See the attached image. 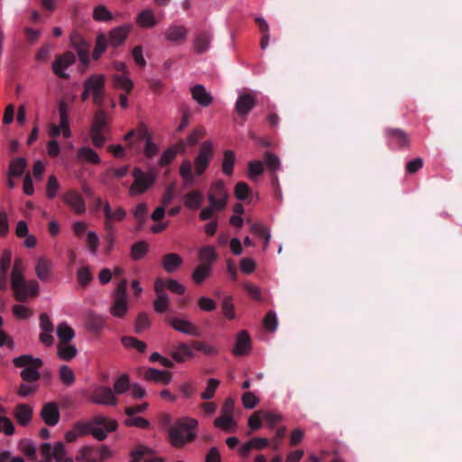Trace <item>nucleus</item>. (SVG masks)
<instances>
[{"instance_id": "obj_1", "label": "nucleus", "mask_w": 462, "mask_h": 462, "mask_svg": "<svg viewBox=\"0 0 462 462\" xmlns=\"http://www.w3.org/2000/svg\"><path fill=\"white\" fill-rule=\"evenodd\" d=\"M23 260L16 257L10 274V285L14 299L19 302H27L39 295V283L35 280H25Z\"/></svg>"}, {"instance_id": "obj_2", "label": "nucleus", "mask_w": 462, "mask_h": 462, "mask_svg": "<svg viewBox=\"0 0 462 462\" xmlns=\"http://www.w3.org/2000/svg\"><path fill=\"white\" fill-rule=\"evenodd\" d=\"M198 425V420L189 417H184L175 420L168 430V440L170 444L176 448H181L194 441L197 438L196 430Z\"/></svg>"}, {"instance_id": "obj_3", "label": "nucleus", "mask_w": 462, "mask_h": 462, "mask_svg": "<svg viewBox=\"0 0 462 462\" xmlns=\"http://www.w3.org/2000/svg\"><path fill=\"white\" fill-rule=\"evenodd\" d=\"M117 426L116 420L98 415L89 421H77L73 429L79 433V437L91 434L97 440L103 441L106 439L108 432L116 430Z\"/></svg>"}, {"instance_id": "obj_4", "label": "nucleus", "mask_w": 462, "mask_h": 462, "mask_svg": "<svg viewBox=\"0 0 462 462\" xmlns=\"http://www.w3.org/2000/svg\"><path fill=\"white\" fill-rule=\"evenodd\" d=\"M126 147L135 152H140L138 143L144 141L143 153L148 159L153 158L159 152L156 143H153L151 133L143 123H140L135 129L130 130L125 136Z\"/></svg>"}, {"instance_id": "obj_5", "label": "nucleus", "mask_w": 462, "mask_h": 462, "mask_svg": "<svg viewBox=\"0 0 462 462\" xmlns=\"http://www.w3.org/2000/svg\"><path fill=\"white\" fill-rule=\"evenodd\" d=\"M16 367H23L20 376L23 382L35 383L41 378L38 369L43 365L42 359L34 358L30 355H23L14 359Z\"/></svg>"}, {"instance_id": "obj_6", "label": "nucleus", "mask_w": 462, "mask_h": 462, "mask_svg": "<svg viewBox=\"0 0 462 462\" xmlns=\"http://www.w3.org/2000/svg\"><path fill=\"white\" fill-rule=\"evenodd\" d=\"M106 77L103 74H92L83 83V87L87 88L92 96L94 105L102 107L105 103Z\"/></svg>"}, {"instance_id": "obj_7", "label": "nucleus", "mask_w": 462, "mask_h": 462, "mask_svg": "<svg viewBox=\"0 0 462 462\" xmlns=\"http://www.w3.org/2000/svg\"><path fill=\"white\" fill-rule=\"evenodd\" d=\"M112 456V452L107 446L94 447L84 446L76 456L77 462H104Z\"/></svg>"}, {"instance_id": "obj_8", "label": "nucleus", "mask_w": 462, "mask_h": 462, "mask_svg": "<svg viewBox=\"0 0 462 462\" xmlns=\"http://www.w3.org/2000/svg\"><path fill=\"white\" fill-rule=\"evenodd\" d=\"M107 130L108 125L106 122V112L102 109H99L94 116V122L90 131L91 140L96 147L99 148L104 145L106 138L103 134Z\"/></svg>"}, {"instance_id": "obj_9", "label": "nucleus", "mask_w": 462, "mask_h": 462, "mask_svg": "<svg viewBox=\"0 0 462 462\" xmlns=\"http://www.w3.org/2000/svg\"><path fill=\"white\" fill-rule=\"evenodd\" d=\"M213 155L214 147L212 142L209 140L203 142L194 159L195 174L200 176L206 171Z\"/></svg>"}, {"instance_id": "obj_10", "label": "nucleus", "mask_w": 462, "mask_h": 462, "mask_svg": "<svg viewBox=\"0 0 462 462\" xmlns=\"http://www.w3.org/2000/svg\"><path fill=\"white\" fill-rule=\"evenodd\" d=\"M134 182L130 187L129 193L131 196L144 193L155 182V177L152 173H145L141 169L134 170Z\"/></svg>"}, {"instance_id": "obj_11", "label": "nucleus", "mask_w": 462, "mask_h": 462, "mask_svg": "<svg viewBox=\"0 0 462 462\" xmlns=\"http://www.w3.org/2000/svg\"><path fill=\"white\" fill-rule=\"evenodd\" d=\"M88 401L98 405L116 406L118 399L113 390L107 386H97L88 397Z\"/></svg>"}, {"instance_id": "obj_12", "label": "nucleus", "mask_w": 462, "mask_h": 462, "mask_svg": "<svg viewBox=\"0 0 462 462\" xmlns=\"http://www.w3.org/2000/svg\"><path fill=\"white\" fill-rule=\"evenodd\" d=\"M59 116H60V125H51L50 134L53 137H57L62 132V134L65 138L70 136L71 132L69 129V108L68 105L61 101L59 104Z\"/></svg>"}, {"instance_id": "obj_13", "label": "nucleus", "mask_w": 462, "mask_h": 462, "mask_svg": "<svg viewBox=\"0 0 462 462\" xmlns=\"http://www.w3.org/2000/svg\"><path fill=\"white\" fill-rule=\"evenodd\" d=\"M75 60L76 57L71 51H66L61 55H57L52 63L53 73L60 79H68L69 76L65 72V69L72 65Z\"/></svg>"}, {"instance_id": "obj_14", "label": "nucleus", "mask_w": 462, "mask_h": 462, "mask_svg": "<svg viewBox=\"0 0 462 462\" xmlns=\"http://www.w3.org/2000/svg\"><path fill=\"white\" fill-rule=\"evenodd\" d=\"M132 29L133 25L128 23L117 26L110 30L108 34L106 35L109 45L112 48H117L123 45L125 41L127 39L129 33L131 32Z\"/></svg>"}, {"instance_id": "obj_15", "label": "nucleus", "mask_w": 462, "mask_h": 462, "mask_svg": "<svg viewBox=\"0 0 462 462\" xmlns=\"http://www.w3.org/2000/svg\"><path fill=\"white\" fill-rule=\"evenodd\" d=\"M42 420L47 426L53 427L60 421V410L55 402H49L42 405L40 411Z\"/></svg>"}, {"instance_id": "obj_16", "label": "nucleus", "mask_w": 462, "mask_h": 462, "mask_svg": "<svg viewBox=\"0 0 462 462\" xmlns=\"http://www.w3.org/2000/svg\"><path fill=\"white\" fill-rule=\"evenodd\" d=\"M169 324L178 332L192 336L200 337V329L192 322L180 318H170Z\"/></svg>"}, {"instance_id": "obj_17", "label": "nucleus", "mask_w": 462, "mask_h": 462, "mask_svg": "<svg viewBox=\"0 0 462 462\" xmlns=\"http://www.w3.org/2000/svg\"><path fill=\"white\" fill-rule=\"evenodd\" d=\"M27 168V162L24 158H16L11 161L9 164V171L7 174V185L13 189L16 183L14 178H21Z\"/></svg>"}, {"instance_id": "obj_18", "label": "nucleus", "mask_w": 462, "mask_h": 462, "mask_svg": "<svg viewBox=\"0 0 462 462\" xmlns=\"http://www.w3.org/2000/svg\"><path fill=\"white\" fill-rule=\"evenodd\" d=\"M255 105V97L251 93H244L238 97L235 109L239 116H246Z\"/></svg>"}, {"instance_id": "obj_19", "label": "nucleus", "mask_w": 462, "mask_h": 462, "mask_svg": "<svg viewBox=\"0 0 462 462\" xmlns=\"http://www.w3.org/2000/svg\"><path fill=\"white\" fill-rule=\"evenodd\" d=\"M63 201L73 210L76 214H82L86 210V204L79 193L74 189L67 191L63 196Z\"/></svg>"}, {"instance_id": "obj_20", "label": "nucleus", "mask_w": 462, "mask_h": 462, "mask_svg": "<svg viewBox=\"0 0 462 462\" xmlns=\"http://www.w3.org/2000/svg\"><path fill=\"white\" fill-rule=\"evenodd\" d=\"M188 32L185 26L172 24L166 29L164 36L167 41L180 45L186 42Z\"/></svg>"}, {"instance_id": "obj_21", "label": "nucleus", "mask_w": 462, "mask_h": 462, "mask_svg": "<svg viewBox=\"0 0 462 462\" xmlns=\"http://www.w3.org/2000/svg\"><path fill=\"white\" fill-rule=\"evenodd\" d=\"M385 134L391 144H395L400 148L408 147L410 144L409 136L405 131L399 128H387Z\"/></svg>"}, {"instance_id": "obj_22", "label": "nucleus", "mask_w": 462, "mask_h": 462, "mask_svg": "<svg viewBox=\"0 0 462 462\" xmlns=\"http://www.w3.org/2000/svg\"><path fill=\"white\" fill-rule=\"evenodd\" d=\"M152 454V450L151 448L143 445H138L130 452L132 458L129 462H140L142 459H144V462H164L163 458L160 457H146Z\"/></svg>"}, {"instance_id": "obj_23", "label": "nucleus", "mask_w": 462, "mask_h": 462, "mask_svg": "<svg viewBox=\"0 0 462 462\" xmlns=\"http://www.w3.org/2000/svg\"><path fill=\"white\" fill-rule=\"evenodd\" d=\"M35 273L42 282H49L52 276L51 261L43 256L38 258L35 264Z\"/></svg>"}, {"instance_id": "obj_24", "label": "nucleus", "mask_w": 462, "mask_h": 462, "mask_svg": "<svg viewBox=\"0 0 462 462\" xmlns=\"http://www.w3.org/2000/svg\"><path fill=\"white\" fill-rule=\"evenodd\" d=\"M182 263L183 259L176 253L166 254L162 258V266L168 273H175Z\"/></svg>"}, {"instance_id": "obj_25", "label": "nucleus", "mask_w": 462, "mask_h": 462, "mask_svg": "<svg viewBox=\"0 0 462 462\" xmlns=\"http://www.w3.org/2000/svg\"><path fill=\"white\" fill-rule=\"evenodd\" d=\"M251 348V339L248 333L245 330H242L238 333L233 354L235 356H245L247 355Z\"/></svg>"}, {"instance_id": "obj_26", "label": "nucleus", "mask_w": 462, "mask_h": 462, "mask_svg": "<svg viewBox=\"0 0 462 462\" xmlns=\"http://www.w3.org/2000/svg\"><path fill=\"white\" fill-rule=\"evenodd\" d=\"M212 33L208 31H202L199 32L194 38V51L197 54H202L206 52L212 41Z\"/></svg>"}, {"instance_id": "obj_27", "label": "nucleus", "mask_w": 462, "mask_h": 462, "mask_svg": "<svg viewBox=\"0 0 462 462\" xmlns=\"http://www.w3.org/2000/svg\"><path fill=\"white\" fill-rule=\"evenodd\" d=\"M143 378L148 381L169 384L171 381V374L169 371L147 368L143 374Z\"/></svg>"}, {"instance_id": "obj_28", "label": "nucleus", "mask_w": 462, "mask_h": 462, "mask_svg": "<svg viewBox=\"0 0 462 462\" xmlns=\"http://www.w3.org/2000/svg\"><path fill=\"white\" fill-rule=\"evenodd\" d=\"M192 97L202 106H208L212 101V96L206 90L205 87L197 84L191 88Z\"/></svg>"}, {"instance_id": "obj_29", "label": "nucleus", "mask_w": 462, "mask_h": 462, "mask_svg": "<svg viewBox=\"0 0 462 462\" xmlns=\"http://www.w3.org/2000/svg\"><path fill=\"white\" fill-rule=\"evenodd\" d=\"M184 206L191 210L199 209L203 201L204 196L203 193L199 190H190L184 197Z\"/></svg>"}, {"instance_id": "obj_30", "label": "nucleus", "mask_w": 462, "mask_h": 462, "mask_svg": "<svg viewBox=\"0 0 462 462\" xmlns=\"http://www.w3.org/2000/svg\"><path fill=\"white\" fill-rule=\"evenodd\" d=\"M14 417L22 426H26L32 420V408L26 403H20L14 410Z\"/></svg>"}, {"instance_id": "obj_31", "label": "nucleus", "mask_w": 462, "mask_h": 462, "mask_svg": "<svg viewBox=\"0 0 462 462\" xmlns=\"http://www.w3.org/2000/svg\"><path fill=\"white\" fill-rule=\"evenodd\" d=\"M136 23L142 28H152L157 24V21L151 9H144L137 14Z\"/></svg>"}, {"instance_id": "obj_32", "label": "nucleus", "mask_w": 462, "mask_h": 462, "mask_svg": "<svg viewBox=\"0 0 462 462\" xmlns=\"http://www.w3.org/2000/svg\"><path fill=\"white\" fill-rule=\"evenodd\" d=\"M179 173L183 180L185 187H189L193 184L195 180V175L192 171V163L189 160H184L179 169Z\"/></svg>"}, {"instance_id": "obj_33", "label": "nucleus", "mask_w": 462, "mask_h": 462, "mask_svg": "<svg viewBox=\"0 0 462 462\" xmlns=\"http://www.w3.org/2000/svg\"><path fill=\"white\" fill-rule=\"evenodd\" d=\"M110 46L106 34L101 32L96 38V44L92 53V59L98 60L102 54L106 51L107 47Z\"/></svg>"}, {"instance_id": "obj_34", "label": "nucleus", "mask_w": 462, "mask_h": 462, "mask_svg": "<svg viewBox=\"0 0 462 462\" xmlns=\"http://www.w3.org/2000/svg\"><path fill=\"white\" fill-rule=\"evenodd\" d=\"M103 212L105 218L110 219L111 221H123L126 217V211L122 208L118 207L115 211L112 210L108 202H105L103 206Z\"/></svg>"}, {"instance_id": "obj_35", "label": "nucleus", "mask_w": 462, "mask_h": 462, "mask_svg": "<svg viewBox=\"0 0 462 462\" xmlns=\"http://www.w3.org/2000/svg\"><path fill=\"white\" fill-rule=\"evenodd\" d=\"M174 361L178 363L184 362L187 358L193 356V352L186 343H179L176 349L171 353Z\"/></svg>"}, {"instance_id": "obj_36", "label": "nucleus", "mask_w": 462, "mask_h": 462, "mask_svg": "<svg viewBox=\"0 0 462 462\" xmlns=\"http://www.w3.org/2000/svg\"><path fill=\"white\" fill-rule=\"evenodd\" d=\"M211 273V266L209 263L199 264L192 273V280L196 284H201L207 278L209 277Z\"/></svg>"}, {"instance_id": "obj_37", "label": "nucleus", "mask_w": 462, "mask_h": 462, "mask_svg": "<svg viewBox=\"0 0 462 462\" xmlns=\"http://www.w3.org/2000/svg\"><path fill=\"white\" fill-rule=\"evenodd\" d=\"M92 17L96 22L107 23L114 19L113 14L104 5H97L93 9Z\"/></svg>"}, {"instance_id": "obj_38", "label": "nucleus", "mask_w": 462, "mask_h": 462, "mask_svg": "<svg viewBox=\"0 0 462 462\" xmlns=\"http://www.w3.org/2000/svg\"><path fill=\"white\" fill-rule=\"evenodd\" d=\"M106 324V319L101 315L94 312L88 313L87 317L88 328L92 332H99Z\"/></svg>"}, {"instance_id": "obj_39", "label": "nucleus", "mask_w": 462, "mask_h": 462, "mask_svg": "<svg viewBox=\"0 0 462 462\" xmlns=\"http://www.w3.org/2000/svg\"><path fill=\"white\" fill-rule=\"evenodd\" d=\"M260 32L262 33V39L260 41V47L262 50L267 48L270 42L269 25L267 22L262 17H256L254 19Z\"/></svg>"}, {"instance_id": "obj_40", "label": "nucleus", "mask_w": 462, "mask_h": 462, "mask_svg": "<svg viewBox=\"0 0 462 462\" xmlns=\"http://www.w3.org/2000/svg\"><path fill=\"white\" fill-rule=\"evenodd\" d=\"M149 245L145 241H138L131 246L130 255L134 261H140L146 255Z\"/></svg>"}, {"instance_id": "obj_41", "label": "nucleus", "mask_w": 462, "mask_h": 462, "mask_svg": "<svg viewBox=\"0 0 462 462\" xmlns=\"http://www.w3.org/2000/svg\"><path fill=\"white\" fill-rule=\"evenodd\" d=\"M78 350L75 346L69 343H59L58 356L63 361H69L76 356Z\"/></svg>"}, {"instance_id": "obj_42", "label": "nucleus", "mask_w": 462, "mask_h": 462, "mask_svg": "<svg viewBox=\"0 0 462 462\" xmlns=\"http://www.w3.org/2000/svg\"><path fill=\"white\" fill-rule=\"evenodd\" d=\"M112 82L114 88L124 89L126 93H130L134 88V83L127 75L115 74Z\"/></svg>"}, {"instance_id": "obj_43", "label": "nucleus", "mask_w": 462, "mask_h": 462, "mask_svg": "<svg viewBox=\"0 0 462 462\" xmlns=\"http://www.w3.org/2000/svg\"><path fill=\"white\" fill-rule=\"evenodd\" d=\"M128 310L126 299L114 298L113 305L110 308V313L116 318H124Z\"/></svg>"}, {"instance_id": "obj_44", "label": "nucleus", "mask_w": 462, "mask_h": 462, "mask_svg": "<svg viewBox=\"0 0 462 462\" xmlns=\"http://www.w3.org/2000/svg\"><path fill=\"white\" fill-rule=\"evenodd\" d=\"M214 425L226 432H234L236 428V422L232 416L220 415L214 420Z\"/></svg>"}, {"instance_id": "obj_45", "label": "nucleus", "mask_w": 462, "mask_h": 462, "mask_svg": "<svg viewBox=\"0 0 462 462\" xmlns=\"http://www.w3.org/2000/svg\"><path fill=\"white\" fill-rule=\"evenodd\" d=\"M57 336L60 343H69L75 336L74 330L67 323L63 322L57 327Z\"/></svg>"}, {"instance_id": "obj_46", "label": "nucleus", "mask_w": 462, "mask_h": 462, "mask_svg": "<svg viewBox=\"0 0 462 462\" xmlns=\"http://www.w3.org/2000/svg\"><path fill=\"white\" fill-rule=\"evenodd\" d=\"M124 346L127 348H135L138 352L143 353L146 350V343L130 336H125L121 338Z\"/></svg>"}, {"instance_id": "obj_47", "label": "nucleus", "mask_w": 462, "mask_h": 462, "mask_svg": "<svg viewBox=\"0 0 462 462\" xmlns=\"http://www.w3.org/2000/svg\"><path fill=\"white\" fill-rule=\"evenodd\" d=\"M235 159L236 155L233 151L226 150L224 152V157L222 161V171L227 176H230L233 173Z\"/></svg>"}, {"instance_id": "obj_48", "label": "nucleus", "mask_w": 462, "mask_h": 462, "mask_svg": "<svg viewBox=\"0 0 462 462\" xmlns=\"http://www.w3.org/2000/svg\"><path fill=\"white\" fill-rule=\"evenodd\" d=\"M130 389V378L129 375L124 374L120 375L114 383V393L123 394Z\"/></svg>"}, {"instance_id": "obj_49", "label": "nucleus", "mask_w": 462, "mask_h": 462, "mask_svg": "<svg viewBox=\"0 0 462 462\" xmlns=\"http://www.w3.org/2000/svg\"><path fill=\"white\" fill-rule=\"evenodd\" d=\"M78 155L79 159L86 160L93 164H98L101 162L98 154L89 147L80 148Z\"/></svg>"}, {"instance_id": "obj_50", "label": "nucleus", "mask_w": 462, "mask_h": 462, "mask_svg": "<svg viewBox=\"0 0 462 462\" xmlns=\"http://www.w3.org/2000/svg\"><path fill=\"white\" fill-rule=\"evenodd\" d=\"M217 257V253L212 246H204L199 250V258L202 262L201 263H209L211 266Z\"/></svg>"}, {"instance_id": "obj_51", "label": "nucleus", "mask_w": 462, "mask_h": 462, "mask_svg": "<svg viewBox=\"0 0 462 462\" xmlns=\"http://www.w3.org/2000/svg\"><path fill=\"white\" fill-rule=\"evenodd\" d=\"M231 296H226L223 299L221 303L222 313L229 320L236 319L235 306L232 302Z\"/></svg>"}, {"instance_id": "obj_52", "label": "nucleus", "mask_w": 462, "mask_h": 462, "mask_svg": "<svg viewBox=\"0 0 462 462\" xmlns=\"http://www.w3.org/2000/svg\"><path fill=\"white\" fill-rule=\"evenodd\" d=\"M51 457H53L56 462H67L69 459L73 461L71 457H66V448L62 442H57L54 445Z\"/></svg>"}, {"instance_id": "obj_53", "label": "nucleus", "mask_w": 462, "mask_h": 462, "mask_svg": "<svg viewBox=\"0 0 462 462\" xmlns=\"http://www.w3.org/2000/svg\"><path fill=\"white\" fill-rule=\"evenodd\" d=\"M70 42L78 53L89 50V43L79 33H73L70 36Z\"/></svg>"}, {"instance_id": "obj_54", "label": "nucleus", "mask_w": 462, "mask_h": 462, "mask_svg": "<svg viewBox=\"0 0 462 462\" xmlns=\"http://www.w3.org/2000/svg\"><path fill=\"white\" fill-rule=\"evenodd\" d=\"M60 379L61 382L66 384L67 386H70L75 382V374L73 370L69 367L68 365H61L60 367Z\"/></svg>"}, {"instance_id": "obj_55", "label": "nucleus", "mask_w": 462, "mask_h": 462, "mask_svg": "<svg viewBox=\"0 0 462 462\" xmlns=\"http://www.w3.org/2000/svg\"><path fill=\"white\" fill-rule=\"evenodd\" d=\"M38 387V383L23 382V383L20 384L17 390V394L22 398H26L28 396L34 394L37 392Z\"/></svg>"}, {"instance_id": "obj_56", "label": "nucleus", "mask_w": 462, "mask_h": 462, "mask_svg": "<svg viewBox=\"0 0 462 462\" xmlns=\"http://www.w3.org/2000/svg\"><path fill=\"white\" fill-rule=\"evenodd\" d=\"M153 309L157 313H163L168 310L170 305V300L167 294H161L156 296L153 300Z\"/></svg>"}, {"instance_id": "obj_57", "label": "nucleus", "mask_w": 462, "mask_h": 462, "mask_svg": "<svg viewBox=\"0 0 462 462\" xmlns=\"http://www.w3.org/2000/svg\"><path fill=\"white\" fill-rule=\"evenodd\" d=\"M125 425L126 427H136L139 429H149L151 422L143 417H128L125 420Z\"/></svg>"}, {"instance_id": "obj_58", "label": "nucleus", "mask_w": 462, "mask_h": 462, "mask_svg": "<svg viewBox=\"0 0 462 462\" xmlns=\"http://www.w3.org/2000/svg\"><path fill=\"white\" fill-rule=\"evenodd\" d=\"M264 162L272 173L276 172L281 166L280 159L275 154L266 152L263 155Z\"/></svg>"}, {"instance_id": "obj_59", "label": "nucleus", "mask_w": 462, "mask_h": 462, "mask_svg": "<svg viewBox=\"0 0 462 462\" xmlns=\"http://www.w3.org/2000/svg\"><path fill=\"white\" fill-rule=\"evenodd\" d=\"M219 384H220L219 380L215 379V378H210L208 381V385H207L206 390L200 395L201 398L206 401H208V400H211L212 398H214L215 392H216L217 388L219 386Z\"/></svg>"}, {"instance_id": "obj_60", "label": "nucleus", "mask_w": 462, "mask_h": 462, "mask_svg": "<svg viewBox=\"0 0 462 462\" xmlns=\"http://www.w3.org/2000/svg\"><path fill=\"white\" fill-rule=\"evenodd\" d=\"M77 279L82 287L88 286L93 280V276L88 266L79 268L77 272Z\"/></svg>"}, {"instance_id": "obj_61", "label": "nucleus", "mask_w": 462, "mask_h": 462, "mask_svg": "<svg viewBox=\"0 0 462 462\" xmlns=\"http://www.w3.org/2000/svg\"><path fill=\"white\" fill-rule=\"evenodd\" d=\"M263 172V164L261 161H251L248 163V177L255 180Z\"/></svg>"}, {"instance_id": "obj_62", "label": "nucleus", "mask_w": 462, "mask_h": 462, "mask_svg": "<svg viewBox=\"0 0 462 462\" xmlns=\"http://www.w3.org/2000/svg\"><path fill=\"white\" fill-rule=\"evenodd\" d=\"M208 194H214V197L218 199H223L224 200H227L228 194L226 190L225 185L223 181L217 180L216 181L210 188Z\"/></svg>"}, {"instance_id": "obj_63", "label": "nucleus", "mask_w": 462, "mask_h": 462, "mask_svg": "<svg viewBox=\"0 0 462 462\" xmlns=\"http://www.w3.org/2000/svg\"><path fill=\"white\" fill-rule=\"evenodd\" d=\"M151 325L148 315L144 312L139 313L135 320L134 331L135 333H141L147 329Z\"/></svg>"}, {"instance_id": "obj_64", "label": "nucleus", "mask_w": 462, "mask_h": 462, "mask_svg": "<svg viewBox=\"0 0 462 462\" xmlns=\"http://www.w3.org/2000/svg\"><path fill=\"white\" fill-rule=\"evenodd\" d=\"M192 347L208 356H215L218 353L217 349L214 346L208 345L202 341H193Z\"/></svg>"}]
</instances>
